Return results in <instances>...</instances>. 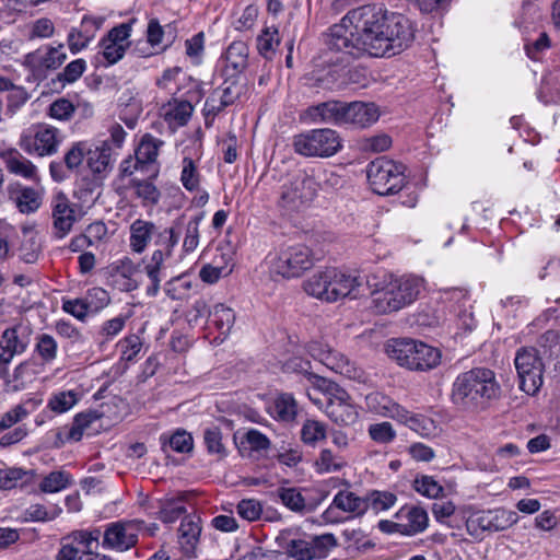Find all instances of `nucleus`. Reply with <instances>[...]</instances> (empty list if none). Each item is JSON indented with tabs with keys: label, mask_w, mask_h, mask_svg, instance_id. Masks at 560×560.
Listing matches in <instances>:
<instances>
[{
	"label": "nucleus",
	"mask_w": 560,
	"mask_h": 560,
	"mask_svg": "<svg viewBox=\"0 0 560 560\" xmlns=\"http://www.w3.org/2000/svg\"><path fill=\"white\" fill-rule=\"evenodd\" d=\"M413 39L415 28L408 18L374 4L349 11L324 35L327 49L340 54L341 62L365 55L394 56L408 48Z\"/></svg>",
	"instance_id": "nucleus-1"
},
{
	"label": "nucleus",
	"mask_w": 560,
	"mask_h": 560,
	"mask_svg": "<svg viewBox=\"0 0 560 560\" xmlns=\"http://www.w3.org/2000/svg\"><path fill=\"white\" fill-rule=\"evenodd\" d=\"M203 443L209 454L218 455L220 458L228 455L226 448L222 442V432L220 428H206L203 431Z\"/></svg>",
	"instance_id": "nucleus-55"
},
{
	"label": "nucleus",
	"mask_w": 560,
	"mask_h": 560,
	"mask_svg": "<svg viewBox=\"0 0 560 560\" xmlns=\"http://www.w3.org/2000/svg\"><path fill=\"white\" fill-rule=\"evenodd\" d=\"M415 490L423 497L438 499L444 493V488L428 475L417 476L413 481Z\"/></svg>",
	"instance_id": "nucleus-53"
},
{
	"label": "nucleus",
	"mask_w": 560,
	"mask_h": 560,
	"mask_svg": "<svg viewBox=\"0 0 560 560\" xmlns=\"http://www.w3.org/2000/svg\"><path fill=\"white\" fill-rule=\"evenodd\" d=\"M85 70V61L83 59H75L68 63L62 72H59L51 83L54 88L62 90L66 84L75 82Z\"/></svg>",
	"instance_id": "nucleus-48"
},
{
	"label": "nucleus",
	"mask_w": 560,
	"mask_h": 560,
	"mask_svg": "<svg viewBox=\"0 0 560 560\" xmlns=\"http://www.w3.org/2000/svg\"><path fill=\"white\" fill-rule=\"evenodd\" d=\"M271 415L278 421L292 422L298 416V402L292 394L282 393L273 401Z\"/></svg>",
	"instance_id": "nucleus-39"
},
{
	"label": "nucleus",
	"mask_w": 560,
	"mask_h": 560,
	"mask_svg": "<svg viewBox=\"0 0 560 560\" xmlns=\"http://www.w3.org/2000/svg\"><path fill=\"white\" fill-rule=\"evenodd\" d=\"M337 511L348 514V518L361 517L366 513L365 497H360L349 489L339 490L330 505L324 511L323 518L326 523L337 524L343 518Z\"/></svg>",
	"instance_id": "nucleus-18"
},
{
	"label": "nucleus",
	"mask_w": 560,
	"mask_h": 560,
	"mask_svg": "<svg viewBox=\"0 0 560 560\" xmlns=\"http://www.w3.org/2000/svg\"><path fill=\"white\" fill-rule=\"evenodd\" d=\"M318 191L316 179L299 172L281 186L278 205L285 212L299 211L314 200Z\"/></svg>",
	"instance_id": "nucleus-11"
},
{
	"label": "nucleus",
	"mask_w": 560,
	"mask_h": 560,
	"mask_svg": "<svg viewBox=\"0 0 560 560\" xmlns=\"http://www.w3.org/2000/svg\"><path fill=\"white\" fill-rule=\"evenodd\" d=\"M160 442L163 451L170 447L177 453H190L194 448L192 435L184 429H177L171 435L162 434Z\"/></svg>",
	"instance_id": "nucleus-41"
},
{
	"label": "nucleus",
	"mask_w": 560,
	"mask_h": 560,
	"mask_svg": "<svg viewBox=\"0 0 560 560\" xmlns=\"http://www.w3.org/2000/svg\"><path fill=\"white\" fill-rule=\"evenodd\" d=\"M180 182L186 190L192 192L199 189L200 174L197 165L191 158L183 159V167L180 173Z\"/></svg>",
	"instance_id": "nucleus-56"
},
{
	"label": "nucleus",
	"mask_w": 560,
	"mask_h": 560,
	"mask_svg": "<svg viewBox=\"0 0 560 560\" xmlns=\"http://www.w3.org/2000/svg\"><path fill=\"white\" fill-rule=\"evenodd\" d=\"M277 497L285 508L293 512L301 513L305 510V499L298 488L280 487L277 489Z\"/></svg>",
	"instance_id": "nucleus-51"
},
{
	"label": "nucleus",
	"mask_w": 560,
	"mask_h": 560,
	"mask_svg": "<svg viewBox=\"0 0 560 560\" xmlns=\"http://www.w3.org/2000/svg\"><path fill=\"white\" fill-rule=\"evenodd\" d=\"M80 400V394L75 390H62L54 393L47 402V408L60 415L70 410Z\"/></svg>",
	"instance_id": "nucleus-45"
},
{
	"label": "nucleus",
	"mask_w": 560,
	"mask_h": 560,
	"mask_svg": "<svg viewBox=\"0 0 560 560\" xmlns=\"http://www.w3.org/2000/svg\"><path fill=\"white\" fill-rule=\"evenodd\" d=\"M326 425L317 420L308 419L301 428V440L308 446H315L326 439Z\"/></svg>",
	"instance_id": "nucleus-49"
},
{
	"label": "nucleus",
	"mask_w": 560,
	"mask_h": 560,
	"mask_svg": "<svg viewBox=\"0 0 560 560\" xmlns=\"http://www.w3.org/2000/svg\"><path fill=\"white\" fill-rule=\"evenodd\" d=\"M136 22L137 19L131 16L107 31V66L115 65L125 57L131 46L130 36Z\"/></svg>",
	"instance_id": "nucleus-19"
},
{
	"label": "nucleus",
	"mask_w": 560,
	"mask_h": 560,
	"mask_svg": "<svg viewBox=\"0 0 560 560\" xmlns=\"http://www.w3.org/2000/svg\"><path fill=\"white\" fill-rule=\"evenodd\" d=\"M350 400L351 398L345 389L335 394L334 397H329L325 402V412L328 418L341 427L353 424L358 420L359 413Z\"/></svg>",
	"instance_id": "nucleus-21"
},
{
	"label": "nucleus",
	"mask_w": 560,
	"mask_h": 560,
	"mask_svg": "<svg viewBox=\"0 0 560 560\" xmlns=\"http://www.w3.org/2000/svg\"><path fill=\"white\" fill-rule=\"evenodd\" d=\"M387 353L400 366L410 371L428 372L441 363V351L422 341L413 339H393L387 346Z\"/></svg>",
	"instance_id": "nucleus-5"
},
{
	"label": "nucleus",
	"mask_w": 560,
	"mask_h": 560,
	"mask_svg": "<svg viewBox=\"0 0 560 560\" xmlns=\"http://www.w3.org/2000/svg\"><path fill=\"white\" fill-rule=\"evenodd\" d=\"M517 514L505 509H495L475 513L466 521L469 535L478 537L483 532L505 530L517 522Z\"/></svg>",
	"instance_id": "nucleus-17"
},
{
	"label": "nucleus",
	"mask_w": 560,
	"mask_h": 560,
	"mask_svg": "<svg viewBox=\"0 0 560 560\" xmlns=\"http://www.w3.org/2000/svg\"><path fill=\"white\" fill-rule=\"evenodd\" d=\"M103 412L86 410L74 416L71 427L65 425L56 433L54 446L62 447L67 442H79L86 436H95L103 431Z\"/></svg>",
	"instance_id": "nucleus-14"
},
{
	"label": "nucleus",
	"mask_w": 560,
	"mask_h": 560,
	"mask_svg": "<svg viewBox=\"0 0 560 560\" xmlns=\"http://www.w3.org/2000/svg\"><path fill=\"white\" fill-rule=\"evenodd\" d=\"M308 352L314 359L320 361L336 373L352 377V366L347 357L342 353L329 348L328 346L323 347L318 342L310 343Z\"/></svg>",
	"instance_id": "nucleus-27"
},
{
	"label": "nucleus",
	"mask_w": 560,
	"mask_h": 560,
	"mask_svg": "<svg viewBox=\"0 0 560 560\" xmlns=\"http://www.w3.org/2000/svg\"><path fill=\"white\" fill-rule=\"evenodd\" d=\"M163 143L164 142L162 140L153 137L150 133H145L135 150V155L138 159V163L144 166L145 175L148 178L158 176L159 167L156 165V158Z\"/></svg>",
	"instance_id": "nucleus-26"
},
{
	"label": "nucleus",
	"mask_w": 560,
	"mask_h": 560,
	"mask_svg": "<svg viewBox=\"0 0 560 560\" xmlns=\"http://www.w3.org/2000/svg\"><path fill=\"white\" fill-rule=\"evenodd\" d=\"M362 284L363 278L358 275L326 268L310 277L304 282V290L319 300L336 302L345 298L357 299L361 294Z\"/></svg>",
	"instance_id": "nucleus-3"
},
{
	"label": "nucleus",
	"mask_w": 560,
	"mask_h": 560,
	"mask_svg": "<svg viewBox=\"0 0 560 560\" xmlns=\"http://www.w3.org/2000/svg\"><path fill=\"white\" fill-rule=\"evenodd\" d=\"M514 364L520 378V388L528 395H535L542 385L544 363L534 347L517 350Z\"/></svg>",
	"instance_id": "nucleus-13"
},
{
	"label": "nucleus",
	"mask_w": 560,
	"mask_h": 560,
	"mask_svg": "<svg viewBox=\"0 0 560 560\" xmlns=\"http://www.w3.org/2000/svg\"><path fill=\"white\" fill-rule=\"evenodd\" d=\"M35 351L45 363H50L58 351L57 341L48 334H40L36 337Z\"/></svg>",
	"instance_id": "nucleus-61"
},
{
	"label": "nucleus",
	"mask_w": 560,
	"mask_h": 560,
	"mask_svg": "<svg viewBox=\"0 0 560 560\" xmlns=\"http://www.w3.org/2000/svg\"><path fill=\"white\" fill-rule=\"evenodd\" d=\"M158 226L151 222L142 219L135 220L130 225V247L137 253L141 254L145 250L150 241L154 237Z\"/></svg>",
	"instance_id": "nucleus-34"
},
{
	"label": "nucleus",
	"mask_w": 560,
	"mask_h": 560,
	"mask_svg": "<svg viewBox=\"0 0 560 560\" xmlns=\"http://www.w3.org/2000/svg\"><path fill=\"white\" fill-rule=\"evenodd\" d=\"M201 534L200 518L187 515L183 517L178 529V544L185 557H196V548Z\"/></svg>",
	"instance_id": "nucleus-29"
},
{
	"label": "nucleus",
	"mask_w": 560,
	"mask_h": 560,
	"mask_svg": "<svg viewBox=\"0 0 560 560\" xmlns=\"http://www.w3.org/2000/svg\"><path fill=\"white\" fill-rule=\"evenodd\" d=\"M20 328L21 325H15L4 329L0 337V348H7L13 353L22 354L27 348V342L20 338Z\"/></svg>",
	"instance_id": "nucleus-60"
},
{
	"label": "nucleus",
	"mask_w": 560,
	"mask_h": 560,
	"mask_svg": "<svg viewBox=\"0 0 560 560\" xmlns=\"http://www.w3.org/2000/svg\"><path fill=\"white\" fill-rule=\"evenodd\" d=\"M423 289V280L416 276L392 278L372 293L371 310L389 314L412 304Z\"/></svg>",
	"instance_id": "nucleus-4"
},
{
	"label": "nucleus",
	"mask_w": 560,
	"mask_h": 560,
	"mask_svg": "<svg viewBox=\"0 0 560 560\" xmlns=\"http://www.w3.org/2000/svg\"><path fill=\"white\" fill-rule=\"evenodd\" d=\"M141 521L115 522L107 524V548L116 551H126L138 542L139 525Z\"/></svg>",
	"instance_id": "nucleus-20"
},
{
	"label": "nucleus",
	"mask_w": 560,
	"mask_h": 560,
	"mask_svg": "<svg viewBox=\"0 0 560 560\" xmlns=\"http://www.w3.org/2000/svg\"><path fill=\"white\" fill-rule=\"evenodd\" d=\"M223 78L224 81L215 90L225 101H228V103H230V105H233L242 97L243 94H245L246 83L241 77L223 75Z\"/></svg>",
	"instance_id": "nucleus-44"
},
{
	"label": "nucleus",
	"mask_w": 560,
	"mask_h": 560,
	"mask_svg": "<svg viewBox=\"0 0 560 560\" xmlns=\"http://www.w3.org/2000/svg\"><path fill=\"white\" fill-rule=\"evenodd\" d=\"M154 245L156 249L173 255V250L179 241V233L175 226L164 228L156 230L154 234Z\"/></svg>",
	"instance_id": "nucleus-54"
},
{
	"label": "nucleus",
	"mask_w": 560,
	"mask_h": 560,
	"mask_svg": "<svg viewBox=\"0 0 560 560\" xmlns=\"http://www.w3.org/2000/svg\"><path fill=\"white\" fill-rule=\"evenodd\" d=\"M163 110L164 120L170 126L183 127L189 121L194 107L188 101L173 98V101H170L167 105L163 106Z\"/></svg>",
	"instance_id": "nucleus-36"
},
{
	"label": "nucleus",
	"mask_w": 560,
	"mask_h": 560,
	"mask_svg": "<svg viewBox=\"0 0 560 560\" xmlns=\"http://www.w3.org/2000/svg\"><path fill=\"white\" fill-rule=\"evenodd\" d=\"M269 272L271 277L292 279L301 277L314 265L312 250L303 245L295 244L282 246L268 256Z\"/></svg>",
	"instance_id": "nucleus-7"
},
{
	"label": "nucleus",
	"mask_w": 560,
	"mask_h": 560,
	"mask_svg": "<svg viewBox=\"0 0 560 560\" xmlns=\"http://www.w3.org/2000/svg\"><path fill=\"white\" fill-rule=\"evenodd\" d=\"M85 163L91 172L82 178L81 194L85 201H97L102 197L103 180L105 178V140L94 139L86 141Z\"/></svg>",
	"instance_id": "nucleus-10"
},
{
	"label": "nucleus",
	"mask_w": 560,
	"mask_h": 560,
	"mask_svg": "<svg viewBox=\"0 0 560 560\" xmlns=\"http://www.w3.org/2000/svg\"><path fill=\"white\" fill-rule=\"evenodd\" d=\"M368 407L383 416L396 420L402 411V406L382 393H373L366 397Z\"/></svg>",
	"instance_id": "nucleus-37"
},
{
	"label": "nucleus",
	"mask_w": 560,
	"mask_h": 560,
	"mask_svg": "<svg viewBox=\"0 0 560 560\" xmlns=\"http://www.w3.org/2000/svg\"><path fill=\"white\" fill-rule=\"evenodd\" d=\"M346 462L341 456L335 455L329 448H323L318 458L315 460L316 471L318 474H328L341 470Z\"/></svg>",
	"instance_id": "nucleus-50"
},
{
	"label": "nucleus",
	"mask_w": 560,
	"mask_h": 560,
	"mask_svg": "<svg viewBox=\"0 0 560 560\" xmlns=\"http://www.w3.org/2000/svg\"><path fill=\"white\" fill-rule=\"evenodd\" d=\"M75 112V106L68 98L60 97L49 105L48 115L57 120H70Z\"/></svg>",
	"instance_id": "nucleus-63"
},
{
	"label": "nucleus",
	"mask_w": 560,
	"mask_h": 560,
	"mask_svg": "<svg viewBox=\"0 0 560 560\" xmlns=\"http://www.w3.org/2000/svg\"><path fill=\"white\" fill-rule=\"evenodd\" d=\"M366 511L375 513L387 511L397 502V495L389 491L372 490L365 495Z\"/></svg>",
	"instance_id": "nucleus-47"
},
{
	"label": "nucleus",
	"mask_w": 560,
	"mask_h": 560,
	"mask_svg": "<svg viewBox=\"0 0 560 560\" xmlns=\"http://www.w3.org/2000/svg\"><path fill=\"white\" fill-rule=\"evenodd\" d=\"M343 108L345 102L327 101L308 106L304 115L313 124L343 126Z\"/></svg>",
	"instance_id": "nucleus-25"
},
{
	"label": "nucleus",
	"mask_w": 560,
	"mask_h": 560,
	"mask_svg": "<svg viewBox=\"0 0 560 560\" xmlns=\"http://www.w3.org/2000/svg\"><path fill=\"white\" fill-rule=\"evenodd\" d=\"M52 226L54 235L63 238L72 229L75 222V211L68 197L59 191L52 199Z\"/></svg>",
	"instance_id": "nucleus-22"
},
{
	"label": "nucleus",
	"mask_w": 560,
	"mask_h": 560,
	"mask_svg": "<svg viewBox=\"0 0 560 560\" xmlns=\"http://www.w3.org/2000/svg\"><path fill=\"white\" fill-rule=\"evenodd\" d=\"M229 106H231L230 103H228V101H225L214 89L212 93L207 97L202 108L206 128L212 127L215 117L224 112V109Z\"/></svg>",
	"instance_id": "nucleus-46"
},
{
	"label": "nucleus",
	"mask_w": 560,
	"mask_h": 560,
	"mask_svg": "<svg viewBox=\"0 0 560 560\" xmlns=\"http://www.w3.org/2000/svg\"><path fill=\"white\" fill-rule=\"evenodd\" d=\"M249 48L243 40L232 42L225 50L222 75L241 77L248 66Z\"/></svg>",
	"instance_id": "nucleus-28"
},
{
	"label": "nucleus",
	"mask_w": 560,
	"mask_h": 560,
	"mask_svg": "<svg viewBox=\"0 0 560 560\" xmlns=\"http://www.w3.org/2000/svg\"><path fill=\"white\" fill-rule=\"evenodd\" d=\"M71 483L68 472L58 470L51 471L40 482L39 489L46 493H55L66 489Z\"/></svg>",
	"instance_id": "nucleus-59"
},
{
	"label": "nucleus",
	"mask_w": 560,
	"mask_h": 560,
	"mask_svg": "<svg viewBox=\"0 0 560 560\" xmlns=\"http://www.w3.org/2000/svg\"><path fill=\"white\" fill-rule=\"evenodd\" d=\"M5 167L12 174L32 179L36 176V166L16 150L9 153Z\"/></svg>",
	"instance_id": "nucleus-42"
},
{
	"label": "nucleus",
	"mask_w": 560,
	"mask_h": 560,
	"mask_svg": "<svg viewBox=\"0 0 560 560\" xmlns=\"http://www.w3.org/2000/svg\"><path fill=\"white\" fill-rule=\"evenodd\" d=\"M368 431L370 438L380 444H388L396 439V431L394 430L392 423L386 421L371 424Z\"/></svg>",
	"instance_id": "nucleus-64"
},
{
	"label": "nucleus",
	"mask_w": 560,
	"mask_h": 560,
	"mask_svg": "<svg viewBox=\"0 0 560 560\" xmlns=\"http://www.w3.org/2000/svg\"><path fill=\"white\" fill-rule=\"evenodd\" d=\"M137 268L132 260L124 257L107 266V284L120 292H129L138 287V281L133 278Z\"/></svg>",
	"instance_id": "nucleus-23"
},
{
	"label": "nucleus",
	"mask_w": 560,
	"mask_h": 560,
	"mask_svg": "<svg viewBox=\"0 0 560 560\" xmlns=\"http://www.w3.org/2000/svg\"><path fill=\"white\" fill-rule=\"evenodd\" d=\"M278 545L284 550L288 560H314L324 559L337 546V539L334 534L326 533L302 537L292 535V533H282L277 538Z\"/></svg>",
	"instance_id": "nucleus-6"
},
{
	"label": "nucleus",
	"mask_w": 560,
	"mask_h": 560,
	"mask_svg": "<svg viewBox=\"0 0 560 560\" xmlns=\"http://www.w3.org/2000/svg\"><path fill=\"white\" fill-rule=\"evenodd\" d=\"M67 59L65 46H43L24 56L23 66L28 70L27 81L40 82L49 70L59 68Z\"/></svg>",
	"instance_id": "nucleus-16"
},
{
	"label": "nucleus",
	"mask_w": 560,
	"mask_h": 560,
	"mask_svg": "<svg viewBox=\"0 0 560 560\" xmlns=\"http://www.w3.org/2000/svg\"><path fill=\"white\" fill-rule=\"evenodd\" d=\"M501 395L494 371L483 366L459 373L451 390V400L462 411L476 412L489 407Z\"/></svg>",
	"instance_id": "nucleus-2"
},
{
	"label": "nucleus",
	"mask_w": 560,
	"mask_h": 560,
	"mask_svg": "<svg viewBox=\"0 0 560 560\" xmlns=\"http://www.w3.org/2000/svg\"><path fill=\"white\" fill-rule=\"evenodd\" d=\"M102 25V18L84 16L81 21L80 27L72 28L68 34V45L70 50L73 54H77L86 47Z\"/></svg>",
	"instance_id": "nucleus-31"
},
{
	"label": "nucleus",
	"mask_w": 560,
	"mask_h": 560,
	"mask_svg": "<svg viewBox=\"0 0 560 560\" xmlns=\"http://www.w3.org/2000/svg\"><path fill=\"white\" fill-rule=\"evenodd\" d=\"M130 184L135 187L137 196L142 199L144 206H155L159 202L161 192L151 182L130 179Z\"/></svg>",
	"instance_id": "nucleus-57"
},
{
	"label": "nucleus",
	"mask_w": 560,
	"mask_h": 560,
	"mask_svg": "<svg viewBox=\"0 0 560 560\" xmlns=\"http://www.w3.org/2000/svg\"><path fill=\"white\" fill-rule=\"evenodd\" d=\"M406 166L386 156L370 162L366 176L373 192L389 196L399 192L407 184Z\"/></svg>",
	"instance_id": "nucleus-8"
},
{
	"label": "nucleus",
	"mask_w": 560,
	"mask_h": 560,
	"mask_svg": "<svg viewBox=\"0 0 560 560\" xmlns=\"http://www.w3.org/2000/svg\"><path fill=\"white\" fill-rule=\"evenodd\" d=\"M402 523L404 536H413L424 532L429 524V516L424 509L416 505H404L394 515Z\"/></svg>",
	"instance_id": "nucleus-30"
},
{
	"label": "nucleus",
	"mask_w": 560,
	"mask_h": 560,
	"mask_svg": "<svg viewBox=\"0 0 560 560\" xmlns=\"http://www.w3.org/2000/svg\"><path fill=\"white\" fill-rule=\"evenodd\" d=\"M158 508V518L165 524H172L186 513L185 495H165L159 500Z\"/></svg>",
	"instance_id": "nucleus-35"
},
{
	"label": "nucleus",
	"mask_w": 560,
	"mask_h": 560,
	"mask_svg": "<svg viewBox=\"0 0 560 560\" xmlns=\"http://www.w3.org/2000/svg\"><path fill=\"white\" fill-rule=\"evenodd\" d=\"M9 198L14 201L21 213L30 214L38 210L42 205L40 194L20 184L9 186Z\"/></svg>",
	"instance_id": "nucleus-33"
},
{
	"label": "nucleus",
	"mask_w": 560,
	"mask_h": 560,
	"mask_svg": "<svg viewBox=\"0 0 560 560\" xmlns=\"http://www.w3.org/2000/svg\"><path fill=\"white\" fill-rule=\"evenodd\" d=\"M342 536L348 544V549H354L363 553L375 548V542L369 539L360 528L345 529Z\"/></svg>",
	"instance_id": "nucleus-52"
},
{
	"label": "nucleus",
	"mask_w": 560,
	"mask_h": 560,
	"mask_svg": "<svg viewBox=\"0 0 560 560\" xmlns=\"http://www.w3.org/2000/svg\"><path fill=\"white\" fill-rule=\"evenodd\" d=\"M343 113V125L359 129L372 126L380 118L378 108L374 103H345Z\"/></svg>",
	"instance_id": "nucleus-24"
},
{
	"label": "nucleus",
	"mask_w": 560,
	"mask_h": 560,
	"mask_svg": "<svg viewBox=\"0 0 560 560\" xmlns=\"http://www.w3.org/2000/svg\"><path fill=\"white\" fill-rule=\"evenodd\" d=\"M100 530H74L62 538L56 560H105L97 552Z\"/></svg>",
	"instance_id": "nucleus-12"
},
{
	"label": "nucleus",
	"mask_w": 560,
	"mask_h": 560,
	"mask_svg": "<svg viewBox=\"0 0 560 560\" xmlns=\"http://www.w3.org/2000/svg\"><path fill=\"white\" fill-rule=\"evenodd\" d=\"M129 413V404L114 395L107 398V421L112 424L120 422Z\"/></svg>",
	"instance_id": "nucleus-62"
},
{
	"label": "nucleus",
	"mask_w": 560,
	"mask_h": 560,
	"mask_svg": "<svg viewBox=\"0 0 560 560\" xmlns=\"http://www.w3.org/2000/svg\"><path fill=\"white\" fill-rule=\"evenodd\" d=\"M399 415L401 416L396 421L408 427L421 438L431 439L438 435L439 427L432 418L421 413H412L405 407Z\"/></svg>",
	"instance_id": "nucleus-32"
},
{
	"label": "nucleus",
	"mask_w": 560,
	"mask_h": 560,
	"mask_svg": "<svg viewBox=\"0 0 560 560\" xmlns=\"http://www.w3.org/2000/svg\"><path fill=\"white\" fill-rule=\"evenodd\" d=\"M61 141L62 136L58 128L47 124H37L22 135L20 145L30 154L46 156L55 154Z\"/></svg>",
	"instance_id": "nucleus-15"
},
{
	"label": "nucleus",
	"mask_w": 560,
	"mask_h": 560,
	"mask_svg": "<svg viewBox=\"0 0 560 560\" xmlns=\"http://www.w3.org/2000/svg\"><path fill=\"white\" fill-rule=\"evenodd\" d=\"M280 45L278 28L265 27L257 36V50L265 59L271 60Z\"/></svg>",
	"instance_id": "nucleus-43"
},
{
	"label": "nucleus",
	"mask_w": 560,
	"mask_h": 560,
	"mask_svg": "<svg viewBox=\"0 0 560 560\" xmlns=\"http://www.w3.org/2000/svg\"><path fill=\"white\" fill-rule=\"evenodd\" d=\"M292 147L305 158H330L342 149V143L336 130L318 128L293 136Z\"/></svg>",
	"instance_id": "nucleus-9"
},
{
	"label": "nucleus",
	"mask_w": 560,
	"mask_h": 560,
	"mask_svg": "<svg viewBox=\"0 0 560 560\" xmlns=\"http://www.w3.org/2000/svg\"><path fill=\"white\" fill-rule=\"evenodd\" d=\"M170 257H172V255L155 249L152 253L150 261L145 265V271L151 281V284L147 288V294L149 296H155L158 294L161 282L160 271L163 267L164 261Z\"/></svg>",
	"instance_id": "nucleus-38"
},
{
	"label": "nucleus",
	"mask_w": 560,
	"mask_h": 560,
	"mask_svg": "<svg viewBox=\"0 0 560 560\" xmlns=\"http://www.w3.org/2000/svg\"><path fill=\"white\" fill-rule=\"evenodd\" d=\"M235 322V313L224 304H215L209 313L208 325L213 326L221 335L226 336Z\"/></svg>",
	"instance_id": "nucleus-40"
},
{
	"label": "nucleus",
	"mask_w": 560,
	"mask_h": 560,
	"mask_svg": "<svg viewBox=\"0 0 560 560\" xmlns=\"http://www.w3.org/2000/svg\"><path fill=\"white\" fill-rule=\"evenodd\" d=\"M203 217H205V213L201 212V213L192 217L188 221L186 229H185V237H184V242H183V250L185 253H192L198 247L199 237H200L199 225H200L201 221L203 220Z\"/></svg>",
	"instance_id": "nucleus-58"
}]
</instances>
